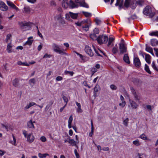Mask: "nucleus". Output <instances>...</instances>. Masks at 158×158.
Segmentation results:
<instances>
[{"label":"nucleus","mask_w":158,"mask_h":158,"mask_svg":"<svg viewBox=\"0 0 158 158\" xmlns=\"http://www.w3.org/2000/svg\"><path fill=\"white\" fill-rule=\"evenodd\" d=\"M95 22L96 24L98 25H99L101 23V20L98 19H96L95 20Z\"/></svg>","instance_id":"4d7b16f0"},{"label":"nucleus","mask_w":158,"mask_h":158,"mask_svg":"<svg viewBox=\"0 0 158 158\" xmlns=\"http://www.w3.org/2000/svg\"><path fill=\"white\" fill-rule=\"evenodd\" d=\"M52 47L53 50L57 53L59 54L63 53V52L62 50L60 49L59 46L56 44H52Z\"/></svg>","instance_id":"0eeeda50"},{"label":"nucleus","mask_w":158,"mask_h":158,"mask_svg":"<svg viewBox=\"0 0 158 158\" xmlns=\"http://www.w3.org/2000/svg\"><path fill=\"white\" fill-rule=\"evenodd\" d=\"M91 126H92V127H91V132L89 133V135L91 137L93 135V132H94V127L93 125V124L92 122L91 121Z\"/></svg>","instance_id":"3c124183"},{"label":"nucleus","mask_w":158,"mask_h":158,"mask_svg":"<svg viewBox=\"0 0 158 158\" xmlns=\"http://www.w3.org/2000/svg\"><path fill=\"white\" fill-rule=\"evenodd\" d=\"M118 52V47L117 45H116L113 48L112 52L114 54H116Z\"/></svg>","instance_id":"c9c22d12"},{"label":"nucleus","mask_w":158,"mask_h":158,"mask_svg":"<svg viewBox=\"0 0 158 158\" xmlns=\"http://www.w3.org/2000/svg\"><path fill=\"white\" fill-rule=\"evenodd\" d=\"M7 5L12 8L15 9L16 11L19 10V8L12 2L10 1H7Z\"/></svg>","instance_id":"ddd939ff"},{"label":"nucleus","mask_w":158,"mask_h":158,"mask_svg":"<svg viewBox=\"0 0 158 158\" xmlns=\"http://www.w3.org/2000/svg\"><path fill=\"white\" fill-rule=\"evenodd\" d=\"M119 49L120 54H123L127 52V47L123 43H121L119 44Z\"/></svg>","instance_id":"39448f33"},{"label":"nucleus","mask_w":158,"mask_h":158,"mask_svg":"<svg viewBox=\"0 0 158 158\" xmlns=\"http://www.w3.org/2000/svg\"><path fill=\"white\" fill-rule=\"evenodd\" d=\"M62 98L64 101L66 103H67L68 102V99L67 98L66 96L64 95H63Z\"/></svg>","instance_id":"603ef678"},{"label":"nucleus","mask_w":158,"mask_h":158,"mask_svg":"<svg viewBox=\"0 0 158 158\" xmlns=\"http://www.w3.org/2000/svg\"><path fill=\"white\" fill-rule=\"evenodd\" d=\"M99 31L98 29L95 28L94 30V33L90 35V38L93 40H96L97 38V34H98Z\"/></svg>","instance_id":"6e6552de"},{"label":"nucleus","mask_w":158,"mask_h":158,"mask_svg":"<svg viewBox=\"0 0 158 158\" xmlns=\"http://www.w3.org/2000/svg\"><path fill=\"white\" fill-rule=\"evenodd\" d=\"M130 6L132 9H135L137 6V1L131 0L130 1Z\"/></svg>","instance_id":"4468645a"},{"label":"nucleus","mask_w":158,"mask_h":158,"mask_svg":"<svg viewBox=\"0 0 158 158\" xmlns=\"http://www.w3.org/2000/svg\"><path fill=\"white\" fill-rule=\"evenodd\" d=\"M93 47L94 49V50L95 53H96V54H97V55L98 56H102L100 54V53H99L100 52L104 54V53L102 51L99 50V49L98 50H96V49L95 48L94 46H93Z\"/></svg>","instance_id":"f704fd0d"},{"label":"nucleus","mask_w":158,"mask_h":158,"mask_svg":"<svg viewBox=\"0 0 158 158\" xmlns=\"http://www.w3.org/2000/svg\"><path fill=\"white\" fill-rule=\"evenodd\" d=\"M34 123H35V122H33L31 120H30L27 123V127L30 128H34L35 126L33 124Z\"/></svg>","instance_id":"6ab92c4d"},{"label":"nucleus","mask_w":158,"mask_h":158,"mask_svg":"<svg viewBox=\"0 0 158 158\" xmlns=\"http://www.w3.org/2000/svg\"><path fill=\"white\" fill-rule=\"evenodd\" d=\"M150 35L151 36H155L158 37V31H154L151 33Z\"/></svg>","instance_id":"de8ad7c7"},{"label":"nucleus","mask_w":158,"mask_h":158,"mask_svg":"<svg viewBox=\"0 0 158 158\" xmlns=\"http://www.w3.org/2000/svg\"><path fill=\"white\" fill-rule=\"evenodd\" d=\"M131 0H125L124 6L126 7H128L130 6V1Z\"/></svg>","instance_id":"72a5a7b5"},{"label":"nucleus","mask_w":158,"mask_h":158,"mask_svg":"<svg viewBox=\"0 0 158 158\" xmlns=\"http://www.w3.org/2000/svg\"><path fill=\"white\" fill-rule=\"evenodd\" d=\"M70 15L68 14H66L65 15V18L66 19L69 20L70 19V18L69 16Z\"/></svg>","instance_id":"774afa93"},{"label":"nucleus","mask_w":158,"mask_h":158,"mask_svg":"<svg viewBox=\"0 0 158 158\" xmlns=\"http://www.w3.org/2000/svg\"><path fill=\"white\" fill-rule=\"evenodd\" d=\"M151 44L153 46H156L158 44V41L155 39H152L151 40Z\"/></svg>","instance_id":"bb28decb"},{"label":"nucleus","mask_w":158,"mask_h":158,"mask_svg":"<svg viewBox=\"0 0 158 158\" xmlns=\"http://www.w3.org/2000/svg\"><path fill=\"white\" fill-rule=\"evenodd\" d=\"M17 63L19 65L26 66H29V64L26 62H22L21 61H19Z\"/></svg>","instance_id":"7c9ffc66"},{"label":"nucleus","mask_w":158,"mask_h":158,"mask_svg":"<svg viewBox=\"0 0 158 158\" xmlns=\"http://www.w3.org/2000/svg\"><path fill=\"white\" fill-rule=\"evenodd\" d=\"M83 15L86 17H89L91 16V14L86 12H82Z\"/></svg>","instance_id":"8fccbe9b"},{"label":"nucleus","mask_w":158,"mask_h":158,"mask_svg":"<svg viewBox=\"0 0 158 158\" xmlns=\"http://www.w3.org/2000/svg\"><path fill=\"white\" fill-rule=\"evenodd\" d=\"M51 6H56V3L54 1H52L51 2Z\"/></svg>","instance_id":"338daca9"},{"label":"nucleus","mask_w":158,"mask_h":158,"mask_svg":"<svg viewBox=\"0 0 158 158\" xmlns=\"http://www.w3.org/2000/svg\"><path fill=\"white\" fill-rule=\"evenodd\" d=\"M126 103V102L125 101H123L121 103H119V105L120 106H121L122 107H123L125 106Z\"/></svg>","instance_id":"13d9d810"},{"label":"nucleus","mask_w":158,"mask_h":158,"mask_svg":"<svg viewBox=\"0 0 158 158\" xmlns=\"http://www.w3.org/2000/svg\"><path fill=\"white\" fill-rule=\"evenodd\" d=\"M11 36V35L10 34H7L6 36V43H8L9 42V41L10 40V38Z\"/></svg>","instance_id":"a18cd8bd"},{"label":"nucleus","mask_w":158,"mask_h":158,"mask_svg":"<svg viewBox=\"0 0 158 158\" xmlns=\"http://www.w3.org/2000/svg\"><path fill=\"white\" fill-rule=\"evenodd\" d=\"M31 12V10L30 7L28 6H25L24 8V13L29 14Z\"/></svg>","instance_id":"c85d7f7f"},{"label":"nucleus","mask_w":158,"mask_h":158,"mask_svg":"<svg viewBox=\"0 0 158 158\" xmlns=\"http://www.w3.org/2000/svg\"><path fill=\"white\" fill-rule=\"evenodd\" d=\"M65 74H69L71 76H73L74 74V72L72 71H69L65 70L64 72Z\"/></svg>","instance_id":"c03bdc74"},{"label":"nucleus","mask_w":158,"mask_h":158,"mask_svg":"<svg viewBox=\"0 0 158 158\" xmlns=\"http://www.w3.org/2000/svg\"><path fill=\"white\" fill-rule=\"evenodd\" d=\"M134 144L137 146H139L140 145V142L138 139H137L133 142Z\"/></svg>","instance_id":"49530a36"},{"label":"nucleus","mask_w":158,"mask_h":158,"mask_svg":"<svg viewBox=\"0 0 158 158\" xmlns=\"http://www.w3.org/2000/svg\"><path fill=\"white\" fill-rule=\"evenodd\" d=\"M130 89L131 90V92L132 94L134 95L135 99L137 100H139L140 97L137 94L136 92H135V90L134 89V88L132 87H130Z\"/></svg>","instance_id":"9d476101"},{"label":"nucleus","mask_w":158,"mask_h":158,"mask_svg":"<svg viewBox=\"0 0 158 158\" xmlns=\"http://www.w3.org/2000/svg\"><path fill=\"white\" fill-rule=\"evenodd\" d=\"M23 134L24 136L27 138V141L29 143H32L34 140L35 137L32 133L27 134V131L24 130L23 131Z\"/></svg>","instance_id":"20e7f679"},{"label":"nucleus","mask_w":158,"mask_h":158,"mask_svg":"<svg viewBox=\"0 0 158 158\" xmlns=\"http://www.w3.org/2000/svg\"><path fill=\"white\" fill-rule=\"evenodd\" d=\"M85 52L90 56L92 57L94 56V53L91 48L89 46L86 45L85 46Z\"/></svg>","instance_id":"423d86ee"},{"label":"nucleus","mask_w":158,"mask_h":158,"mask_svg":"<svg viewBox=\"0 0 158 158\" xmlns=\"http://www.w3.org/2000/svg\"><path fill=\"white\" fill-rule=\"evenodd\" d=\"M130 105L132 109H136L137 108L138 105L135 101L132 100H129Z\"/></svg>","instance_id":"f8f14e48"},{"label":"nucleus","mask_w":158,"mask_h":158,"mask_svg":"<svg viewBox=\"0 0 158 158\" xmlns=\"http://www.w3.org/2000/svg\"><path fill=\"white\" fill-rule=\"evenodd\" d=\"M0 9L2 11H5L8 10V7L5 3L0 1Z\"/></svg>","instance_id":"1a4fd4ad"},{"label":"nucleus","mask_w":158,"mask_h":158,"mask_svg":"<svg viewBox=\"0 0 158 158\" xmlns=\"http://www.w3.org/2000/svg\"><path fill=\"white\" fill-rule=\"evenodd\" d=\"M152 67L153 68L157 71H158V68L156 67L155 63L154 61H153L152 62Z\"/></svg>","instance_id":"09e8293b"},{"label":"nucleus","mask_w":158,"mask_h":158,"mask_svg":"<svg viewBox=\"0 0 158 158\" xmlns=\"http://www.w3.org/2000/svg\"><path fill=\"white\" fill-rule=\"evenodd\" d=\"M62 6L64 8H67L69 6V4L67 0H63L62 2Z\"/></svg>","instance_id":"412c9836"},{"label":"nucleus","mask_w":158,"mask_h":158,"mask_svg":"<svg viewBox=\"0 0 158 158\" xmlns=\"http://www.w3.org/2000/svg\"><path fill=\"white\" fill-rule=\"evenodd\" d=\"M69 143L71 144L72 146H76L77 143L73 139H69Z\"/></svg>","instance_id":"2f4dec72"},{"label":"nucleus","mask_w":158,"mask_h":158,"mask_svg":"<svg viewBox=\"0 0 158 158\" xmlns=\"http://www.w3.org/2000/svg\"><path fill=\"white\" fill-rule=\"evenodd\" d=\"M36 80L35 78H33L30 79L29 80V83L30 85H31L32 84H35L36 82Z\"/></svg>","instance_id":"37998d69"},{"label":"nucleus","mask_w":158,"mask_h":158,"mask_svg":"<svg viewBox=\"0 0 158 158\" xmlns=\"http://www.w3.org/2000/svg\"><path fill=\"white\" fill-rule=\"evenodd\" d=\"M145 70L149 74H151V72L149 69V67L146 64L145 65Z\"/></svg>","instance_id":"a19ab883"},{"label":"nucleus","mask_w":158,"mask_h":158,"mask_svg":"<svg viewBox=\"0 0 158 158\" xmlns=\"http://www.w3.org/2000/svg\"><path fill=\"white\" fill-rule=\"evenodd\" d=\"M29 24L28 23H22L20 24V27L22 29H23L25 28L26 26H28Z\"/></svg>","instance_id":"a878e982"},{"label":"nucleus","mask_w":158,"mask_h":158,"mask_svg":"<svg viewBox=\"0 0 158 158\" xmlns=\"http://www.w3.org/2000/svg\"><path fill=\"white\" fill-rule=\"evenodd\" d=\"M49 156V154L48 153L41 154L39 153L38 154V156L40 158H45L47 156Z\"/></svg>","instance_id":"58836bf2"},{"label":"nucleus","mask_w":158,"mask_h":158,"mask_svg":"<svg viewBox=\"0 0 158 158\" xmlns=\"http://www.w3.org/2000/svg\"><path fill=\"white\" fill-rule=\"evenodd\" d=\"M108 38L105 35H99L97 38V40L98 43L99 44H106L108 40Z\"/></svg>","instance_id":"f03ea898"},{"label":"nucleus","mask_w":158,"mask_h":158,"mask_svg":"<svg viewBox=\"0 0 158 158\" xmlns=\"http://www.w3.org/2000/svg\"><path fill=\"white\" fill-rule=\"evenodd\" d=\"M129 119L128 118H127L125 120H124L123 121V124H124L126 126H127L128 125V121Z\"/></svg>","instance_id":"6e6d98bb"},{"label":"nucleus","mask_w":158,"mask_h":158,"mask_svg":"<svg viewBox=\"0 0 158 158\" xmlns=\"http://www.w3.org/2000/svg\"><path fill=\"white\" fill-rule=\"evenodd\" d=\"M12 137L13 138V141H10V143L12 144L15 145L16 146V139L14 136V135H12Z\"/></svg>","instance_id":"4c0bfd02"},{"label":"nucleus","mask_w":158,"mask_h":158,"mask_svg":"<svg viewBox=\"0 0 158 158\" xmlns=\"http://www.w3.org/2000/svg\"><path fill=\"white\" fill-rule=\"evenodd\" d=\"M78 3H79L81 6L86 8H88L89 6L85 2V0H82V1L81 2H77Z\"/></svg>","instance_id":"aec40b11"},{"label":"nucleus","mask_w":158,"mask_h":158,"mask_svg":"<svg viewBox=\"0 0 158 158\" xmlns=\"http://www.w3.org/2000/svg\"><path fill=\"white\" fill-rule=\"evenodd\" d=\"M33 38L32 37H30L28 39V40L24 44V45H31L33 43V40H31Z\"/></svg>","instance_id":"a211bd4d"},{"label":"nucleus","mask_w":158,"mask_h":158,"mask_svg":"<svg viewBox=\"0 0 158 158\" xmlns=\"http://www.w3.org/2000/svg\"><path fill=\"white\" fill-rule=\"evenodd\" d=\"M63 79V77L61 76L57 77L56 78V81H60L62 80Z\"/></svg>","instance_id":"052dcab7"},{"label":"nucleus","mask_w":158,"mask_h":158,"mask_svg":"<svg viewBox=\"0 0 158 158\" xmlns=\"http://www.w3.org/2000/svg\"><path fill=\"white\" fill-rule=\"evenodd\" d=\"M40 140L44 142L46 141V139L44 136H42L40 138Z\"/></svg>","instance_id":"e2e57ef3"},{"label":"nucleus","mask_w":158,"mask_h":158,"mask_svg":"<svg viewBox=\"0 0 158 158\" xmlns=\"http://www.w3.org/2000/svg\"><path fill=\"white\" fill-rule=\"evenodd\" d=\"M100 89V86L98 85L97 84L94 87V93H96L98 91L99 89Z\"/></svg>","instance_id":"79ce46f5"},{"label":"nucleus","mask_w":158,"mask_h":158,"mask_svg":"<svg viewBox=\"0 0 158 158\" xmlns=\"http://www.w3.org/2000/svg\"><path fill=\"white\" fill-rule=\"evenodd\" d=\"M145 60L146 62L148 64L151 63V57L149 54L145 53Z\"/></svg>","instance_id":"dca6fc26"},{"label":"nucleus","mask_w":158,"mask_h":158,"mask_svg":"<svg viewBox=\"0 0 158 158\" xmlns=\"http://www.w3.org/2000/svg\"><path fill=\"white\" fill-rule=\"evenodd\" d=\"M75 53L78 56H80V58L82 60H83V56L81 54L78 53L76 52H75Z\"/></svg>","instance_id":"680f3d73"},{"label":"nucleus","mask_w":158,"mask_h":158,"mask_svg":"<svg viewBox=\"0 0 158 158\" xmlns=\"http://www.w3.org/2000/svg\"><path fill=\"white\" fill-rule=\"evenodd\" d=\"M144 0H139L137 1V5H138L140 6H142L144 5Z\"/></svg>","instance_id":"473e14b6"},{"label":"nucleus","mask_w":158,"mask_h":158,"mask_svg":"<svg viewBox=\"0 0 158 158\" xmlns=\"http://www.w3.org/2000/svg\"><path fill=\"white\" fill-rule=\"evenodd\" d=\"M73 118L72 115H71L69 117V120L68 121V127L69 128H70L72 127L71 123L73 121Z\"/></svg>","instance_id":"5701e85b"},{"label":"nucleus","mask_w":158,"mask_h":158,"mask_svg":"<svg viewBox=\"0 0 158 158\" xmlns=\"http://www.w3.org/2000/svg\"><path fill=\"white\" fill-rule=\"evenodd\" d=\"M146 50L147 51L151 53L153 55H154L153 52L152 48L151 47L146 46Z\"/></svg>","instance_id":"c756f323"},{"label":"nucleus","mask_w":158,"mask_h":158,"mask_svg":"<svg viewBox=\"0 0 158 158\" xmlns=\"http://www.w3.org/2000/svg\"><path fill=\"white\" fill-rule=\"evenodd\" d=\"M5 153L6 152L5 151L0 150V155L1 156H3Z\"/></svg>","instance_id":"69168bd1"},{"label":"nucleus","mask_w":158,"mask_h":158,"mask_svg":"<svg viewBox=\"0 0 158 158\" xmlns=\"http://www.w3.org/2000/svg\"><path fill=\"white\" fill-rule=\"evenodd\" d=\"M134 63L135 66L139 68L141 65L140 60L138 57H135L134 59Z\"/></svg>","instance_id":"9b49d317"},{"label":"nucleus","mask_w":158,"mask_h":158,"mask_svg":"<svg viewBox=\"0 0 158 158\" xmlns=\"http://www.w3.org/2000/svg\"><path fill=\"white\" fill-rule=\"evenodd\" d=\"M143 13L147 16H149L151 18H152L155 15V13L152 12V8L149 6H147L143 9Z\"/></svg>","instance_id":"f257e3e1"},{"label":"nucleus","mask_w":158,"mask_h":158,"mask_svg":"<svg viewBox=\"0 0 158 158\" xmlns=\"http://www.w3.org/2000/svg\"><path fill=\"white\" fill-rule=\"evenodd\" d=\"M109 41L107 44V46H109L111 45L112 42L114 40V39L113 37H110L108 39Z\"/></svg>","instance_id":"ea45409f"},{"label":"nucleus","mask_w":158,"mask_h":158,"mask_svg":"<svg viewBox=\"0 0 158 158\" xmlns=\"http://www.w3.org/2000/svg\"><path fill=\"white\" fill-rule=\"evenodd\" d=\"M88 20H84L81 22H77L76 24L78 26H81L83 30L87 31L89 30V26L88 25Z\"/></svg>","instance_id":"7ed1b4c3"},{"label":"nucleus","mask_w":158,"mask_h":158,"mask_svg":"<svg viewBox=\"0 0 158 158\" xmlns=\"http://www.w3.org/2000/svg\"><path fill=\"white\" fill-rule=\"evenodd\" d=\"M110 87L113 90H115L117 89V86L114 84L111 85H110Z\"/></svg>","instance_id":"864d4df0"},{"label":"nucleus","mask_w":158,"mask_h":158,"mask_svg":"<svg viewBox=\"0 0 158 158\" xmlns=\"http://www.w3.org/2000/svg\"><path fill=\"white\" fill-rule=\"evenodd\" d=\"M19 80L17 78H15L12 81L13 85L15 87H17L19 86Z\"/></svg>","instance_id":"2eb2a0df"},{"label":"nucleus","mask_w":158,"mask_h":158,"mask_svg":"<svg viewBox=\"0 0 158 158\" xmlns=\"http://www.w3.org/2000/svg\"><path fill=\"white\" fill-rule=\"evenodd\" d=\"M123 60L126 63L129 64L130 62L129 60V57L127 54H125L123 58Z\"/></svg>","instance_id":"f3484780"},{"label":"nucleus","mask_w":158,"mask_h":158,"mask_svg":"<svg viewBox=\"0 0 158 158\" xmlns=\"http://www.w3.org/2000/svg\"><path fill=\"white\" fill-rule=\"evenodd\" d=\"M77 106V112L78 113H82L83 110L81 107V105L80 103L77 102H76Z\"/></svg>","instance_id":"4be33fe9"},{"label":"nucleus","mask_w":158,"mask_h":158,"mask_svg":"<svg viewBox=\"0 0 158 158\" xmlns=\"http://www.w3.org/2000/svg\"><path fill=\"white\" fill-rule=\"evenodd\" d=\"M139 138L144 140H150V139H148L147 137L144 134H142L140 135L139 136Z\"/></svg>","instance_id":"e433bc0d"},{"label":"nucleus","mask_w":158,"mask_h":158,"mask_svg":"<svg viewBox=\"0 0 158 158\" xmlns=\"http://www.w3.org/2000/svg\"><path fill=\"white\" fill-rule=\"evenodd\" d=\"M69 6L72 8H74L78 6L77 4H76L72 1L70 0L69 2Z\"/></svg>","instance_id":"b1692460"},{"label":"nucleus","mask_w":158,"mask_h":158,"mask_svg":"<svg viewBox=\"0 0 158 158\" xmlns=\"http://www.w3.org/2000/svg\"><path fill=\"white\" fill-rule=\"evenodd\" d=\"M12 47V46L10 43H9L8 44L7 46L6 50L8 53H10L12 52L11 48Z\"/></svg>","instance_id":"393cba45"},{"label":"nucleus","mask_w":158,"mask_h":158,"mask_svg":"<svg viewBox=\"0 0 158 158\" xmlns=\"http://www.w3.org/2000/svg\"><path fill=\"white\" fill-rule=\"evenodd\" d=\"M74 153L76 155V157L77 158H79L80 157L78 153L77 152V150L76 149H75L74 150Z\"/></svg>","instance_id":"bf43d9fd"},{"label":"nucleus","mask_w":158,"mask_h":158,"mask_svg":"<svg viewBox=\"0 0 158 158\" xmlns=\"http://www.w3.org/2000/svg\"><path fill=\"white\" fill-rule=\"evenodd\" d=\"M69 14L71 18L74 19H76L78 16L77 14L73 13L70 12H69Z\"/></svg>","instance_id":"cd10ccee"},{"label":"nucleus","mask_w":158,"mask_h":158,"mask_svg":"<svg viewBox=\"0 0 158 158\" xmlns=\"http://www.w3.org/2000/svg\"><path fill=\"white\" fill-rule=\"evenodd\" d=\"M97 71V69L95 68H93L91 69V71L92 73V75H93L95 72Z\"/></svg>","instance_id":"5fc2aeb1"},{"label":"nucleus","mask_w":158,"mask_h":158,"mask_svg":"<svg viewBox=\"0 0 158 158\" xmlns=\"http://www.w3.org/2000/svg\"><path fill=\"white\" fill-rule=\"evenodd\" d=\"M57 20L59 21L61 20L62 19V17L60 14L58 16Z\"/></svg>","instance_id":"0e129e2a"}]
</instances>
